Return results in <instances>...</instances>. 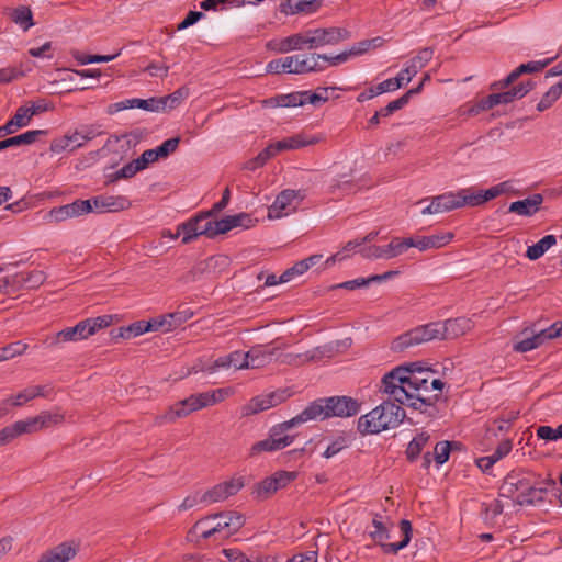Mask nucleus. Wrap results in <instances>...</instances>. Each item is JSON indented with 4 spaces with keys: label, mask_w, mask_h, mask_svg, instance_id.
<instances>
[{
    "label": "nucleus",
    "mask_w": 562,
    "mask_h": 562,
    "mask_svg": "<svg viewBox=\"0 0 562 562\" xmlns=\"http://www.w3.org/2000/svg\"><path fill=\"white\" fill-rule=\"evenodd\" d=\"M271 401L269 400V395H262L254 397L249 404L246 406L247 413L246 414H257L260 412H263L266 409L271 408Z\"/></svg>",
    "instance_id": "59"
},
{
    "label": "nucleus",
    "mask_w": 562,
    "mask_h": 562,
    "mask_svg": "<svg viewBox=\"0 0 562 562\" xmlns=\"http://www.w3.org/2000/svg\"><path fill=\"white\" fill-rule=\"evenodd\" d=\"M11 20L20 25L23 31H27L34 25L32 11L25 5L15 8L11 13Z\"/></svg>",
    "instance_id": "44"
},
{
    "label": "nucleus",
    "mask_w": 562,
    "mask_h": 562,
    "mask_svg": "<svg viewBox=\"0 0 562 562\" xmlns=\"http://www.w3.org/2000/svg\"><path fill=\"white\" fill-rule=\"evenodd\" d=\"M277 450H278V448H277V443H276V438L270 436L269 438H266L263 440H260V441L254 443L250 449V456L254 457L261 452L277 451Z\"/></svg>",
    "instance_id": "64"
},
{
    "label": "nucleus",
    "mask_w": 562,
    "mask_h": 562,
    "mask_svg": "<svg viewBox=\"0 0 562 562\" xmlns=\"http://www.w3.org/2000/svg\"><path fill=\"white\" fill-rule=\"evenodd\" d=\"M31 434L26 419L18 420L0 430V447L12 442L21 435Z\"/></svg>",
    "instance_id": "34"
},
{
    "label": "nucleus",
    "mask_w": 562,
    "mask_h": 562,
    "mask_svg": "<svg viewBox=\"0 0 562 562\" xmlns=\"http://www.w3.org/2000/svg\"><path fill=\"white\" fill-rule=\"evenodd\" d=\"M278 348L271 347L270 345H256L245 353V362L248 363V368H261L274 359L277 356Z\"/></svg>",
    "instance_id": "19"
},
{
    "label": "nucleus",
    "mask_w": 562,
    "mask_h": 562,
    "mask_svg": "<svg viewBox=\"0 0 562 562\" xmlns=\"http://www.w3.org/2000/svg\"><path fill=\"white\" fill-rule=\"evenodd\" d=\"M372 525L374 527V531L370 532V537L374 540L376 544H379L385 554H396L400 550L406 548L411 542L413 535L412 522L407 519H402L398 522L400 530L403 535V538L400 542L396 543H385L384 541L390 539V531L381 521V516L375 515L372 520Z\"/></svg>",
    "instance_id": "6"
},
{
    "label": "nucleus",
    "mask_w": 562,
    "mask_h": 562,
    "mask_svg": "<svg viewBox=\"0 0 562 562\" xmlns=\"http://www.w3.org/2000/svg\"><path fill=\"white\" fill-rule=\"evenodd\" d=\"M138 171H142L140 167L137 165V162L132 160L131 162L124 165L120 170H117L115 173L111 176L110 181H117L120 179H128L135 176Z\"/></svg>",
    "instance_id": "60"
},
{
    "label": "nucleus",
    "mask_w": 562,
    "mask_h": 562,
    "mask_svg": "<svg viewBox=\"0 0 562 562\" xmlns=\"http://www.w3.org/2000/svg\"><path fill=\"white\" fill-rule=\"evenodd\" d=\"M537 436L538 438L547 441H557L562 438V424L557 428H552L550 426H540L537 429Z\"/></svg>",
    "instance_id": "63"
},
{
    "label": "nucleus",
    "mask_w": 562,
    "mask_h": 562,
    "mask_svg": "<svg viewBox=\"0 0 562 562\" xmlns=\"http://www.w3.org/2000/svg\"><path fill=\"white\" fill-rule=\"evenodd\" d=\"M472 326V321L467 317L449 318L445 322H431L426 325L417 326L396 337L392 341L391 349L395 352H402L409 347L434 339H454L471 330Z\"/></svg>",
    "instance_id": "1"
},
{
    "label": "nucleus",
    "mask_w": 562,
    "mask_h": 562,
    "mask_svg": "<svg viewBox=\"0 0 562 562\" xmlns=\"http://www.w3.org/2000/svg\"><path fill=\"white\" fill-rule=\"evenodd\" d=\"M184 319L181 317L180 313H170L166 316L153 318L150 321H145V325H150L148 328L149 331H157L162 329L165 331H169L172 328L179 326Z\"/></svg>",
    "instance_id": "32"
},
{
    "label": "nucleus",
    "mask_w": 562,
    "mask_h": 562,
    "mask_svg": "<svg viewBox=\"0 0 562 562\" xmlns=\"http://www.w3.org/2000/svg\"><path fill=\"white\" fill-rule=\"evenodd\" d=\"M460 207L465 205L477 206L484 204L481 190L473 188L462 189L458 191Z\"/></svg>",
    "instance_id": "45"
},
{
    "label": "nucleus",
    "mask_w": 562,
    "mask_h": 562,
    "mask_svg": "<svg viewBox=\"0 0 562 562\" xmlns=\"http://www.w3.org/2000/svg\"><path fill=\"white\" fill-rule=\"evenodd\" d=\"M362 403L347 395H335L313 401L306 408L311 420L328 419L331 417L348 418L361 411Z\"/></svg>",
    "instance_id": "4"
},
{
    "label": "nucleus",
    "mask_w": 562,
    "mask_h": 562,
    "mask_svg": "<svg viewBox=\"0 0 562 562\" xmlns=\"http://www.w3.org/2000/svg\"><path fill=\"white\" fill-rule=\"evenodd\" d=\"M518 416V411L504 412L501 417L493 420V424L496 425V430L488 427L487 432H492L494 436H497L498 432H508Z\"/></svg>",
    "instance_id": "43"
},
{
    "label": "nucleus",
    "mask_w": 562,
    "mask_h": 562,
    "mask_svg": "<svg viewBox=\"0 0 562 562\" xmlns=\"http://www.w3.org/2000/svg\"><path fill=\"white\" fill-rule=\"evenodd\" d=\"M432 56L434 49L431 47L420 49L418 54L409 60V65L401 70V72L397 75V79H386L379 85L362 91L357 97V101L364 102L375 95L395 91L403 85H407L417 75V72L431 60Z\"/></svg>",
    "instance_id": "3"
},
{
    "label": "nucleus",
    "mask_w": 562,
    "mask_h": 562,
    "mask_svg": "<svg viewBox=\"0 0 562 562\" xmlns=\"http://www.w3.org/2000/svg\"><path fill=\"white\" fill-rule=\"evenodd\" d=\"M68 206L71 217L81 216L93 211L91 200H76L72 203L66 204Z\"/></svg>",
    "instance_id": "61"
},
{
    "label": "nucleus",
    "mask_w": 562,
    "mask_h": 562,
    "mask_svg": "<svg viewBox=\"0 0 562 562\" xmlns=\"http://www.w3.org/2000/svg\"><path fill=\"white\" fill-rule=\"evenodd\" d=\"M64 422V415L60 413H50V412H42L40 415L35 417H30L26 419L29 428L32 432L38 431L43 428L50 427L53 425H58Z\"/></svg>",
    "instance_id": "30"
},
{
    "label": "nucleus",
    "mask_w": 562,
    "mask_h": 562,
    "mask_svg": "<svg viewBox=\"0 0 562 562\" xmlns=\"http://www.w3.org/2000/svg\"><path fill=\"white\" fill-rule=\"evenodd\" d=\"M547 493L548 488L546 486H537L536 483L529 480L528 487H525V491L521 492L514 502L520 506L540 504L546 501Z\"/></svg>",
    "instance_id": "27"
},
{
    "label": "nucleus",
    "mask_w": 562,
    "mask_h": 562,
    "mask_svg": "<svg viewBox=\"0 0 562 562\" xmlns=\"http://www.w3.org/2000/svg\"><path fill=\"white\" fill-rule=\"evenodd\" d=\"M429 439L430 436L427 432L417 434L412 439L405 451L406 458L409 462H415L418 459Z\"/></svg>",
    "instance_id": "40"
},
{
    "label": "nucleus",
    "mask_w": 562,
    "mask_h": 562,
    "mask_svg": "<svg viewBox=\"0 0 562 562\" xmlns=\"http://www.w3.org/2000/svg\"><path fill=\"white\" fill-rule=\"evenodd\" d=\"M212 519L215 524L211 529L203 531V539L211 537L220 540L227 539L236 533L245 522L244 517L237 512L218 513L213 515Z\"/></svg>",
    "instance_id": "8"
},
{
    "label": "nucleus",
    "mask_w": 562,
    "mask_h": 562,
    "mask_svg": "<svg viewBox=\"0 0 562 562\" xmlns=\"http://www.w3.org/2000/svg\"><path fill=\"white\" fill-rule=\"evenodd\" d=\"M542 202L543 196L540 193H535L524 200L512 202L509 204L508 212L521 216H532L539 211Z\"/></svg>",
    "instance_id": "26"
},
{
    "label": "nucleus",
    "mask_w": 562,
    "mask_h": 562,
    "mask_svg": "<svg viewBox=\"0 0 562 562\" xmlns=\"http://www.w3.org/2000/svg\"><path fill=\"white\" fill-rule=\"evenodd\" d=\"M86 321H81L72 327H67L57 334V340L78 341L90 337Z\"/></svg>",
    "instance_id": "35"
},
{
    "label": "nucleus",
    "mask_w": 562,
    "mask_h": 562,
    "mask_svg": "<svg viewBox=\"0 0 562 562\" xmlns=\"http://www.w3.org/2000/svg\"><path fill=\"white\" fill-rule=\"evenodd\" d=\"M274 156H276V154H274L271 145H268L256 157L246 161L244 165V168L247 170L254 171V170L262 167L268 160H270Z\"/></svg>",
    "instance_id": "50"
},
{
    "label": "nucleus",
    "mask_w": 562,
    "mask_h": 562,
    "mask_svg": "<svg viewBox=\"0 0 562 562\" xmlns=\"http://www.w3.org/2000/svg\"><path fill=\"white\" fill-rule=\"evenodd\" d=\"M93 211L95 212H120L127 210L131 206V202L123 195H97L90 199Z\"/></svg>",
    "instance_id": "22"
},
{
    "label": "nucleus",
    "mask_w": 562,
    "mask_h": 562,
    "mask_svg": "<svg viewBox=\"0 0 562 562\" xmlns=\"http://www.w3.org/2000/svg\"><path fill=\"white\" fill-rule=\"evenodd\" d=\"M306 413L308 414L307 408H304L299 415L291 418L290 420H286V422H283L281 424L273 426L271 429L270 436L273 438L282 437L281 435L284 431H286L293 427H296L303 423L310 422L311 417L307 416Z\"/></svg>",
    "instance_id": "41"
},
{
    "label": "nucleus",
    "mask_w": 562,
    "mask_h": 562,
    "mask_svg": "<svg viewBox=\"0 0 562 562\" xmlns=\"http://www.w3.org/2000/svg\"><path fill=\"white\" fill-rule=\"evenodd\" d=\"M560 86H552L550 89L542 95L541 100L537 104V110L539 112H543L550 109L555 101H558L561 97L559 93Z\"/></svg>",
    "instance_id": "54"
},
{
    "label": "nucleus",
    "mask_w": 562,
    "mask_h": 562,
    "mask_svg": "<svg viewBox=\"0 0 562 562\" xmlns=\"http://www.w3.org/2000/svg\"><path fill=\"white\" fill-rule=\"evenodd\" d=\"M451 453V443L448 440L439 441L434 449V460L438 465H442L449 460Z\"/></svg>",
    "instance_id": "57"
},
{
    "label": "nucleus",
    "mask_w": 562,
    "mask_h": 562,
    "mask_svg": "<svg viewBox=\"0 0 562 562\" xmlns=\"http://www.w3.org/2000/svg\"><path fill=\"white\" fill-rule=\"evenodd\" d=\"M52 109L53 106L45 99H40L33 102L31 106H20L19 112H22L27 123H30L34 115L49 111Z\"/></svg>",
    "instance_id": "51"
},
{
    "label": "nucleus",
    "mask_w": 562,
    "mask_h": 562,
    "mask_svg": "<svg viewBox=\"0 0 562 562\" xmlns=\"http://www.w3.org/2000/svg\"><path fill=\"white\" fill-rule=\"evenodd\" d=\"M45 281V273L40 270L33 271H21L12 277H5L0 282H3L4 286L12 285L16 288L25 286L27 289H36Z\"/></svg>",
    "instance_id": "20"
},
{
    "label": "nucleus",
    "mask_w": 562,
    "mask_h": 562,
    "mask_svg": "<svg viewBox=\"0 0 562 562\" xmlns=\"http://www.w3.org/2000/svg\"><path fill=\"white\" fill-rule=\"evenodd\" d=\"M318 54L311 55H293V74H307L312 71H322L325 69V65L319 64L321 58Z\"/></svg>",
    "instance_id": "29"
},
{
    "label": "nucleus",
    "mask_w": 562,
    "mask_h": 562,
    "mask_svg": "<svg viewBox=\"0 0 562 562\" xmlns=\"http://www.w3.org/2000/svg\"><path fill=\"white\" fill-rule=\"evenodd\" d=\"M296 199L302 201L304 199V194H302L301 191L292 189H285L281 191L277 195L272 205L269 207L268 217L281 218L282 216L289 215L296 209V206H292L293 201Z\"/></svg>",
    "instance_id": "15"
},
{
    "label": "nucleus",
    "mask_w": 562,
    "mask_h": 562,
    "mask_svg": "<svg viewBox=\"0 0 562 562\" xmlns=\"http://www.w3.org/2000/svg\"><path fill=\"white\" fill-rule=\"evenodd\" d=\"M202 217H192L189 221L178 225L175 237L183 235L182 244H189L199 236L198 225L202 224Z\"/></svg>",
    "instance_id": "36"
},
{
    "label": "nucleus",
    "mask_w": 562,
    "mask_h": 562,
    "mask_svg": "<svg viewBox=\"0 0 562 562\" xmlns=\"http://www.w3.org/2000/svg\"><path fill=\"white\" fill-rule=\"evenodd\" d=\"M405 382L412 389L414 396L422 395L420 391H430L426 375H407Z\"/></svg>",
    "instance_id": "53"
},
{
    "label": "nucleus",
    "mask_w": 562,
    "mask_h": 562,
    "mask_svg": "<svg viewBox=\"0 0 562 562\" xmlns=\"http://www.w3.org/2000/svg\"><path fill=\"white\" fill-rule=\"evenodd\" d=\"M454 235L452 233H437L428 236H415L411 237L413 240V246L420 251H425L428 249H437L448 245Z\"/></svg>",
    "instance_id": "24"
},
{
    "label": "nucleus",
    "mask_w": 562,
    "mask_h": 562,
    "mask_svg": "<svg viewBox=\"0 0 562 562\" xmlns=\"http://www.w3.org/2000/svg\"><path fill=\"white\" fill-rule=\"evenodd\" d=\"M429 393L430 391H420L422 395L413 396L409 407L434 418L439 413L436 403L440 400V395H430ZM412 395H414V393H412Z\"/></svg>",
    "instance_id": "25"
},
{
    "label": "nucleus",
    "mask_w": 562,
    "mask_h": 562,
    "mask_svg": "<svg viewBox=\"0 0 562 562\" xmlns=\"http://www.w3.org/2000/svg\"><path fill=\"white\" fill-rule=\"evenodd\" d=\"M296 477V472L277 471L271 476L257 483L254 488V494L259 499H267L279 490L286 487Z\"/></svg>",
    "instance_id": "11"
},
{
    "label": "nucleus",
    "mask_w": 562,
    "mask_h": 562,
    "mask_svg": "<svg viewBox=\"0 0 562 562\" xmlns=\"http://www.w3.org/2000/svg\"><path fill=\"white\" fill-rule=\"evenodd\" d=\"M293 57L288 56L284 58H277L267 64V72L269 74H281L288 72L293 74Z\"/></svg>",
    "instance_id": "49"
},
{
    "label": "nucleus",
    "mask_w": 562,
    "mask_h": 562,
    "mask_svg": "<svg viewBox=\"0 0 562 562\" xmlns=\"http://www.w3.org/2000/svg\"><path fill=\"white\" fill-rule=\"evenodd\" d=\"M403 372V369H393L381 380V391L383 393L389 394L393 402L396 404L406 405L409 407V404H412V389L406 384L405 379L406 376L400 375V373Z\"/></svg>",
    "instance_id": "9"
},
{
    "label": "nucleus",
    "mask_w": 562,
    "mask_h": 562,
    "mask_svg": "<svg viewBox=\"0 0 562 562\" xmlns=\"http://www.w3.org/2000/svg\"><path fill=\"white\" fill-rule=\"evenodd\" d=\"M138 108L149 112H165L164 105L161 104V100L159 98H149V99H126L120 102L112 103L108 106V113L114 114L116 112Z\"/></svg>",
    "instance_id": "18"
},
{
    "label": "nucleus",
    "mask_w": 562,
    "mask_h": 562,
    "mask_svg": "<svg viewBox=\"0 0 562 562\" xmlns=\"http://www.w3.org/2000/svg\"><path fill=\"white\" fill-rule=\"evenodd\" d=\"M306 31L308 36V49H316L326 45H337L351 37V32L345 27L330 26L310 29Z\"/></svg>",
    "instance_id": "10"
},
{
    "label": "nucleus",
    "mask_w": 562,
    "mask_h": 562,
    "mask_svg": "<svg viewBox=\"0 0 562 562\" xmlns=\"http://www.w3.org/2000/svg\"><path fill=\"white\" fill-rule=\"evenodd\" d=\"M413 246L412 238L394 237L386 246H369L361 250L364 258L391 259L404 254Z\"/></svg>",
    "instance_id": "12"
},
{
    "label": "nucleus",
    "mask_w": 562,
    "mask_h": 562,
    "mask_svg": "<svg viewBox=\"0 0 562 562\" xmlns=\"http://www.w3.org/2000/svg\"><path fill=\"white\" fill-rule=\"evenodd\" d=\"M247 369L248 363L245 362V353L243 351H234L224 357L217 358L212 366L207 368V372L213 373L218 369Z\"/></svg>",
    "instance_id": "28"
},
{
    "label": "nucleus",
    "mask_w": 562,
    "mask_h": 562,
    "mask_svg": "<svg viewBox=\"0 0 562 562\" xmlns=\"http://www.w3.org/2000/svg\"><path fill=\"white\" fill-rule=\"evenodd\" d=\"M329 90H334V88L327 87H318L315 91H304L306 103L317 105L318 103H324L329 99Z\"/></svg>",
    "instance_id": "56"
},
{
    "label": "nucleus",
    "mask_w": 562,
    "mask_h": 562,
    "mask_svg": "<svg viewBox=\"0 0 562 562\" xmlns=\"http://www.w3.org/2000/svg\"><path fill=\"white\" fill-rule=\"evenodd\" d=\"M314 143H315V140H313V139L307 140L302 135H296V136H292L289 138L278 140L270 145H271L274 154L277 155L282 150L299 149V148L305 147V146L314 144Z\"/></svg>",
    "instance_id": "37"
},
{
    "label": "nucleus",
    "mask_w": 562,
    "mask_h": 562,
    "mask_svg": "<svg viewBox=\"0 0 562 562\" xmlns=\"http://www.w3.org/2000/svg\"><path fill=\"white\" fill-rule=\"evenodd\" d=\"M244 487L243 477H233L229 481L220 483L213 488L206 491L201 496V502H222L227 497L235 495Z\"/></svg>",
    "instance_id": "17"
},
{
    "label": "nucleus",
    "mask_w": 562,
    "mask_h": 562,
    "mask_svg": "<svg viewBox=\"0 0 562 562\" xmlns=\"http://www.w3.org/2000/svg\"><path fill=\"white\" fill-rule=\"evenodd\" d=\"M528 481L529 479L524 473L512 471L505 476L498 495L512 498L516 492L520 491L521 493L525 491V487H528Z\"/></svg>",
    "instance_id": "23"
},
{
    "label": "nucleus",
    "mask_w": 562,
    "mask_h": 562,
    "mask_svg": "<svg viewBox=\"0 0 562 562\" xmlns=\"http://www.w3.org/2000/svg\"><path fill=\"white\" fill-rule=\"evenodd\" d=\"M87 325V328H89V335H94L99 329L109 327L113 322L112 315H102L94 318H87L85 319Z\"/></svg>",
    "instance_id": "58"
},
{
    "label": "nucleus",
    "mask_w": 562,
    "mask_h": 562,
    "mask_svg": "<svg viewBox=\"0 0 562 562\" xmlns=\"http://www.w3.org/2000/svg\"><path fill=\"white\" fill-rule=\"evenodd\" d=\"M29 123L25 120L22 112L16 110L15 114L2 126H0V137L15 133L18 130L27 126Z\"/></svg>",
    "instance_id": "47"
},
{
    "label": "nucleus",
    "mask_w": 562,
    "mask_h": 562,
    "mask_svg": "<svg viewBox=\"0 0 562 562\" xmlns=\"http://www.w3.org/2000/svg\"><path fill=\"white\" fill-rule=\"evenodd\" d=\"M77 552L78 546L74 541H65L42 553L37 562H68Z\"/></svg>",
    "instance_id": "21"
},
{
    "label": "nucleus",
    "mask_w": 562,
    "mask_h": 562,
    "mask_svg": "<svg viewBox=\"0 0 562 562\" xmlns=\"http://www.w3.org/2000/svg\"><path fill=\"white\" fill-rule=\"evenodd\" d=\"M557 56L548 58L543 61L540 60H532L526 64L519 65L517 68H515L512 72L508 74L506 78L499 81H495L491 85L492 90H503L510 85H513L515 81L518 80V78L521 75L525 74H532V72H539L542 69H544L548 65H550Z\"/></svg>",
    "instance_id": "14"
},
{
    "label": "nucleus",
    "mask_w": 562,
    "mask_h": 562,
    "mask_svg": "<svg viewBox=\"0 0 562 562\" xmlns=\"http://www.w3.org/2000/svg\"><path fill=\"white\" fill-rule=\"evenodd\" d=\"M252 223L254 221L249 214L239 213L236 215H228L218 220L217 225L220 226V231H222V234H225L235 227L249 228L254 225Z\"/></svg>",
    "instance_id": "33"
},
{
    "label": "nucleus",
    "mask_w": 562,
    "mask_h": 562,
    "mask_svg": "<svg viewBox=\"0 0 562 562\" xmlns=\"http://www.w3.org/2000/svg\"><path fill=\"white\" fill-rule=\"evenodd\" d=\"M555 244L557 238L554 235H546L539 241L527 248L526 257L530 260H537Z\"/></svg>",
    "instance_id": "39"
},
{
    "label": "nucleus",
    "mask_w": 562,
    "mask_h": 562,
    "mask_svg": "<svg viewBox=\"0 0 562 562\" xmlns=\"http://www.w3.org/2000/svg\"><path fill=\"white\" fill-rule=\"evenodd\" d=\"M46 134L47 131L44 130H32L16 136L2 139L0 140V151L10 147H19L33 144L38 139L40 136Z\"/></svg>",
    "instance_id": "31"
},
{
    "label": "nucleus",
    "mask_w": 562,
    "mask_h": 562,
    "mask_svg": "<svg viewBox=\"0 0 562 562\" xmlns=\"http://www.w3.org/2000/svg\"><path fill=\"white\" fill-rule=\"evenodd\" d=\"M27 348V345L23 341H14L2 348H0V357L2 361L14 358L15 356L22 355Z\"/></svg>",
    "instance_id": "55"
},
{
    "label": "nucleus",
    "mask_w": 562,
    "mask_h": 562,
    "mask_svg": "<svg viewBox=\"0 0 562 562\" xmlns=\"http://www.w3.org/2000/svg\"><path fill=\"white\" fill-rule=\"evenodd\" d=\"M286 5L291 14L299 12L312 13L319 7V0H288Z\"/></svg>",
    "instance_id": "48"
},
{
    "label": "nucleus",
    "mask_w": 562,
    "mask_h": 562,
    "mask_svg": "<svg viewBox=\"0 0 562 562\" xmlns=\"http://www.w3.org/2000/svg\"><path fill=\"white\" fill-rule=\"evenodd\" d=\"M405 411L392 401H383L371 412L358 419L357 429L361 435H375L396 428L405 418Z\"/></svg>",
    "instance_id": "2"
},
{
    "label": "nucleus",
    "mask_w": 562,
    "mask_h": 562,
    "mask_svg": "<svg viewBox=\"0 0 562 562\" xmlns=\"http://www.w3.org/2000/svg\"><path fill=\"white\" fill-rule=\"evenodd\" d=\"M189 95V89L186 87H181L177 89L175 92L160 97L161 104L164 105V111H169L176 109L186 98Z\"/></svg>",
    "instance_id": "46"
},
{
    "label": "nucleus",
    "mask_w": 562,
    "mask_h": 562,
    "mask_svg": "<svg viewBox=\"0 0 562 562\" xmlns=\"http://www.w3.org/2000/svg\"><path fill=\"white\" fill-rule=\"evenodd\" d=\"M308 36L307 31L292 34L282 40H271L267 42L266 47L268 50H272L279 54H285L291 50H301L304 48L308 49Z\"/></svg>",
    "instance_id": "16"
},
{
    "label": "nucleus",
    "mask_w": 562,
    "mask_h": 562,
    "mask_svg": "<svg viewBox=\"0 0 562 562\" xmlns=\"http://www.w3.org/2000/svg\"><path fill=\"white\" fill-rule=\"evenodd\" d=\"M224 394L225 392L222 389L214 390L212 392L192 394L170 407L164 418L168 422H175L177 418L184 417L194 411L222 402L224 400Z\"/></svg>",
    "instance_id": "5"
},
{
    "label": "nucleus",
    "mask_w": 562,
    "mask_h": 562,
    "mask_svg": "<svg viewBox=\"0 0 562 562\" xmlns=\"http://www.w3.org/2000/svg\"><path fill=\"white\" fill-rule=\"evenodd\" d=\"M98 125H81L79 130H76L71 134H66L59 138H55L50 142L49 149L54 154H59L64 150H75L88 140L93 139L95 136L101 135L102 131L99 130Z\"/></svg>",
    "instance_id": "7"
},
{
    "label": "nucleus",
    "mask_w": 562,
    "mask_h": 562,
    "mask_svg": "<svg viewBox=\"0 0 562 562\" xmlns=\"http://www.w3.org/2000/svg\"><path fill=\"white\" fill-rule=\"evenodd\" d=\"M213 214H214L213 212L209 211L206 213H201L195 216V217L204 218L202 221V224L198 225L199 236L205 235L209 238H214L218 234H222V231H220V226L217 225L218 221L217 220L213 221L210 218Z\"/></svg>",
    "instance_id": "42"
},
{
    "label": "nucleus",
    "mask_w": 562,
    "mask_h": 562,
    "mask_svg": "<svg viewBox=\"0 0 562 562\" xmlns=\"http://www.w3.org/2000/svg\"><path fill=\"white\" fill-rule=\"evenodd\" d=\"M427 202L428 204L424 206L420 211L423 215L446 213L460 209L458 192H446L437 196L425 198L418 201L417 204L423 205Z\"/></svg>",
    "instance_id": "13"
},
{
    "label": "nucleus",
    "mask_w": 562,
    "mask_h": 562,
    "mask_svg": "<svg viewBox=\"0 0 562 562\" xmlns=\"http://www.w3.org/2000/svg\"><path fill=\"white\" fill-rule=\"evenodd\" d=\"M277 106L290 108V106H302L306 104L304 91H295L288 94H279L269 100Z\"/></svg>",
    "instance_id": "38"
},
{
    "label": "nucleus",
    "mask_w": 562,
    "mask_h": 562,
    "mask_svg": "<svg viewBox=\"0 0 562 562\" xmlns=\"http://www.w3.org/2000/svg\"><path fill=\"white\" fill-rule=\"evenodd\" d=\"M395 369H403V372L400 373L401 376H407L413 374L427 375L428 372H431V370L429 368H426L424 363L420 361L402 364L396 367Z\"/></svg>",
    "instance_id": "62"
},
{
    "label": "nucleus",
    "mask_w": 562,
    "mask_h": 562,
    "mask_svg": "<svg viewBox=\"0 0 562 562\" xmlns=\"http://www.w3.org/2000/svg\"><path fill=\"white\" fill-rule=\"evenodd\" d=\"M180 140L181 139L179 136L171 137L166 139L161 145L154 148L153 150L157 160L167 158L169 155L173 154L177 150Z\"/></svg>",
    "instance_id": "52"
}]
</instances>
